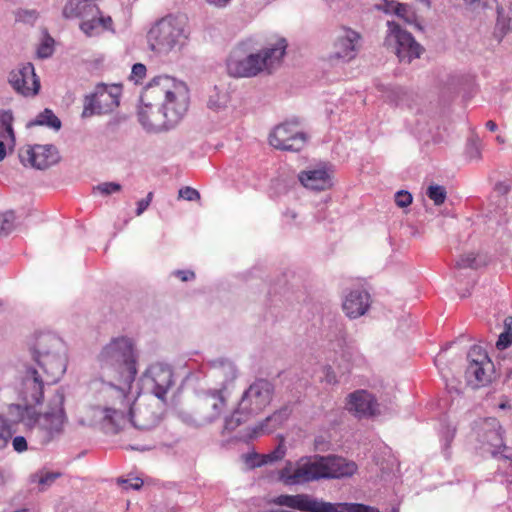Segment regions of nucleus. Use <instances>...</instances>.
Segmentation results:
<instances>
[{
    "label": "nucleus",
    "instance_id": "nucleus-1",
    "mask_svg": "<svg viewBox=\"0 0 512 512\" xmlns=\"http://www.w3.org/2000/svg\"><path fill=\"white\" fill-rule=\"evenodd\" d=\"M141 103L139 115L144 125L153 126L160 113L170 121H176L188 110L189 89L175 78L158 76L144 88Z\"/></svg>",
    "mask_w": 512,
    "mask_h": 512
},
{
    "label": "nucleus",
    "instance_id": "nucleus-2",
    "mask_svg": "<svg viewBox=\"0 0 512 512\" xmlns=\"http://www.w3.org/2000/svg\"><path fill=\"white\" fill-rule=\"evenodd\" d=\"M356 471L355 462L332 455L301 460L296 468L288 465L281 471L280 479L285 484H297L321 478L348 477Z\"/></svg>",
    "mask_w": 512,
    "mask_h": 512
},
{
    "label": "nucleus",
    "instance_id": "nucleus-3",
    "mask_svg": "<svg viewBox=\"0 0 512 512\" xmlns=\"http://www.w3.org/2000/svg\"><path fill=\"white\" fill-rule=\"evenodd\" d=\"M286 46L284 39H278L261 52L250 54L246 58L241 57V50L238 49L228 61V73L233 77H251L269 70L279 64L285 54Z\"/></svg>",
    "mask_w": 512,
    "mask_h": 512
},
{
    "label": "nucleus",
    "instance_id": "nucleus-4",
    "mask_svg": "<svg viewBox=\"0 0 512 512\" xmlns=\"http://www.w3.org/2000/svg\"><path fill=\"white\" fill-rule=\"evenodd\" d=\"M64 15L67 18L81 17V30L89 37L106 31L114 32L112 18L104 16L90 0H70L64 8Z\"/></svg>",
    "mask_w": 512,
    "mask_h": 512
},
{
    "label": "nucleus",
    "instance_id": "nucleus-5",
    "mask_svg": "<svg viewBox=\"0 0 512 512\" xmlns=\"http://www.w3.org/2000/svg\"><path fill=\"white\" fill-rule=\"evenodd\" d=\"M188 39V34L180 21L166 17L156 23L148 33L152 49L167 52L176 47H182Z\"/></svg>",
    "mask_w": 512,
    "mask_h": 512
},
{
    "label": "nucleus",
    "instance_id": "nucleus-6",
    "mask_svg": "<svg viewBox=\"0 0 512 512\" xmlns=\"http://www.w3.org/2000/svg\"><path fill=\"white\" fill-rule=\"evenodd\" d=\"M121 95L122 87L120 85H98L88 99V104L83 114L90 116L95 113L102 114L113 111L119 106Z\"/></svg>",
    "mask_w": 512,
    "mask_h": 512
},
{
    "label": "nucleus",
    "instance_id": "nucleus-7",
    "mask_svg": "<svg viewBox=\"0 0 512 512\" xmlns=\"http://www.w3.org/2000/svg\"><path fill=\"white\" fill-rule=\"evenodd\" d=\"M305 136L299 127L293 123L277 126L269 137L270 144L281 150H300L305 143Z\"/></svg>",
    "mask_w": 512,
    "mask_h": 512
},
{
    "label": "nucleus",
    "instance_id": "nucleus-8",
    "mask_svg": "<svg viewBox=\"0 0 512 512\" xmlns=\"http://www.w3.org/2000/svg\"><path fill=\"white\" fill-rule=\"evenodd\" d=\"M22 162L38 169H45L59 161V152L50 144L26 146L20 152Z\"/></svg>",
    "mask_w": 512,
    "mask_h": 512
},
{
    "label": "nucleus",
    "instance_id": "nucleus-9",
    "mask_svg": "<svg viewBox=\"0 0 512 512\" xmlns=\"http://www.w3.org/2000/svg\"><path fill=\"white\" fill-rule=\"evenodd\" d=\"M276 505L305 512H334L331 503L318 502L306 494L280 495L273 500Z\"/></svg>",
    "mask_w": 512,
    "mask_h": 512
},
{
    "label": "nucleus",
    "instance_id": "nucleus-10",
    "mask_svg": "<svg viewBox=\"0 0 512 512\" xmlns=\"http://www.w3.org/2000/svg\"><path fill=\"white\" fill-rule=\"evenodd\" d=\"M389 28L388 40L392 38L397 43L396 53L401 60L410 61L420 56L422 48L410 33L402 30L395 23H389Z\"/></svg>",
    "mask_w": 512,
    "mask_h": 512
},
{
    "label": "nucleus",
    "instance_id": "nucleus-11",
    "mask_svg": "<svg viewBox=\"0 0 512 512\" xmlns=\"http://www.w3.org/2000/svg\"><path fill=\"white\" fill-rule=\"evenodd\" d=\"M11 85L25 96H34L40 89V82L32 64L27 63L15 69L10 75Z\"/></svg>",
    "mask_w": 512,
    "mask_h": 512
},
{
    "label": "nucleus",
    "instance_id": "nucleus-12",
    "mask_svg": "<svg viewBox=\"0 0 512 512\" xmlns=\"http://www.w3.org/2000/svg\"><path fill=\"white\" fill-rule=\"evenodd\" d=\"M105 354L109 357H113L119 354L123 359V362L127 365L129 373L134 376L136 370V355L134 350L133 341L126 337H120L114 339L106 348Z\"/></svg>",
    "mask_w": 512,
    "mask_h": 512
},
{
    "label": "nucleus",
    "instance_id": "nucleus-13",
    "mask_svg": "<svg viewBox=\"0 0 512 512\" xmlns=\"http://www.w3.org/2000/svg\"><path fill=\"white\" fill-rule=\"evenodd\" d=\"M331 170L322 165L311 168L299 174L301 184L311 190H325L332 186Z\"/></svg>",
    "mask_w": 512,
    "mask_h": 512
},
{
    "label": "nucleus",
    "instance_id": "nucleus-14",
    "mask_svg": "<svg viewBox=\"0 0 512 512\" xmlns=\"http://www.w3.org/2000/svg\"><path fill=\"white\" fill-rule=\"evenodd\" d=\"M360 35L349 29L342 28L333 46L334 56L338 59H352L358 46Z\"/></svg>",
    "mask_w": 512,
    "mask_h": 512
},
{
    "label": "nucleus",
    "instance_id": "nucleus-15",
    "mask_svg": "<svg viewBox=\"0 0 512 512\" xmlns=\"http://www.w3.org/2000/svg\"><path fill=\"white\" fill-rule=\"evenodd\" d=\"M377 403L373 396L364 390L348 396L346 409L358 416H372L376 413Z\"/></svg>",
    "mask_w": 512,
    "mask_h": 512
},
{
    "label": "nucleus",
    "instance_id": "nucleus-16",
    "mask_svg": "<svg viewBox=\"0 0 512 512\" xmlns=\"http://www.w3.org/2000/svg\"><path fill=\"white\" fill-rule=\"evenodd\" d=\"M369 307V295L365 291H351L346 297L343 308L350 318L363 315Z\"/></svg>",
    "mask_w": 512,
    "mask_h": 512
},
{
    "label": "nucleus",
    "instance_id": "nucleus-17",
    "mask_svg": "<svg viewBox=\"0 0 512 512\" xmlns=\"http://www.w3.org/2000/svg\"><path fill=\"white\" fill-rule=\"evenodd\" d=\"M150 374L154 382L160 387H168L172 383L171 369L162 364L151 367Z\"/></svg>",
    "mask_w": 512,
    "mask_h": 512
},
{
    "label": "nucleus",
    "instance_id": "nucleus-18",
    "mask_svg": "<svg viewBox=\"0 0 512 512\" xmlns=\"http://www.w3.org/2000/svg\"><path fill=\"white\" fill-rule=\"evenodd\" d=\"M37 125L59 129L61 126V121L51 110L45 109L43 112L39 113L34 120H32L29 123V126Z\"/></svg>",
    "mask_w": 512,
    "mask_h": 512
},
{
    "label": "nucleus",
    "instance_id": "nucleus-19",
    "mask_svg": "<svg viewBox=\"0 0 512 512\" xmlns=\"http://www.w3.org/2000/svg\"><path fill=\"white\" fill-rule=\"evenodd\" d=\"M12 121L13 116L10 112H3L0 114V123L2 128L0 136L6 140L8 145H14L15 142Z\"/></svg>",
    "mask_w": 512,
    "mask_h": 512
},
{
    "label": "nucleus",
    "instance_id": "nucleus-20",
    "mask_svg": "<svg viewBox=\"0 0 512 512\" xmlns=\"http://www.w3.org/2000/svg\"><path fill=\"white\" fill-rule=\"evenodd\" d=\"M25 385L28 389L33 391L32 396L34 403H40L43 398V384L41 380H39L36 371H33L32 377L25 381Z\"/></svg>",
    "mask_w": 512,
    "mask_h": 512
},
{
    "label": "nucleus",
    "instance_id": "nucleus-21",
    "mask_svg": "<svg viewBox=\"0 0 512 512\" xmlns=\"http://www.w3.org/2000/svg\"><path fill=\"white\" fill-rule=\"evenodd\" d=\"M334 512H377L375 509L362 504H332Z\"/></svg>",
    "mask_w": 512,
    "mask_h": 512
},
{
    "label": "nucleus",
    "instance_id": "nucleus-22",
    "mask_svg": "<svg viewBox=\"0 0 512 512\" xmlns=\"http://www.w3.org/2000/svg\"><path fill=\"white\" fill-rule=\"evenodd\" d=\"M14 227V215L11 212L0 214V235L6 234Z\"/></svg>",
    "mask_w": 512,
    "mask_h": 512
},
{
    "label": "nucleus",
    "instance_id": "nucleus-23",
    "mask_svg": "<svg viewBox=\"0 0 512 512\" xmlns=\"http://www.w3.org/2000/svg\"><path fill=\"white\" fill-rule=\"evenodd\" d=\"M428 196L436 205L442 204L446 198L445 190L440 186H430Z\"/></svg>",
    "mask_w": 512,
    "mask_h": 512
},
{
    "label": "nucleus",
    "instance_id": "nucleus-24",
    "mask_svg": "<svg viewBox=\"0 0 512 512\" xmlns=\"http://www.w3.org/2000/svg\"><path fill=\"white\" fill-rule=\"evenodd\" d=\"M121 190V185L115 182H106L99 184L94 188L95 192H98L102 195H109L112 193L119 192Z\"/></svg>",
    "mask_w": 512,
    "mask_h": 512
},
{
    "label": "nucleus",
    "instance_id": "nucleus-25",
    "mask_svg": "<svg viewBox=\"0 0 512 512\" xmlns=\"http://www.w3.org/2000/svg\"><path fill=\"white\" fill-rule=\"evenodd\" d=\"M395 15L404 19L408 23H412L415 21V14L411 9L402 3H399V9L396 8Z\"/></svg>",
    "mask_w": 512,
    "mask_h": 512
},
{
    "label": "nucleus",
    "instance_id": "nucleus-26",
    "mask_svg": "<svg viewBox=\"0 0 512 512\" xmlns=\"http://www.w3.org/2000/svg\"><path fill=\"white\" fill-rule=\"evenodd\" d=\"M376 8L387 14H395L396 8L399 9V2L394 0H381Z\"/></svg>",
    "mask_w": 512,
    "mask_h": 512
},
{
    "label": "nucleus",
    "instance_id": "nucleus-27",
    "mask_svg": "<svg viewBox=\"0 0 512 512\" xmlns=\"http://www.w3.org/2000/svg\"><path fill=\"white\" fill-rule=\"evenodd\" d=\"M146 67L141 63H137L132 67L131 79L136 83L141 82L146 77Z\"/></svg>",
    "mask_w": 512,
    "mask_h": 512
},
{
    "label": "nucleus",
    "instance_id": "nucleus-28",
    "mask_svg": "<svg viewBox=\"0 0 512 512\" xmlns=\"http://www.w3.org/2000/svg\"><path fill=\"white\" fill-rule=\"evenodd\" d=\"M179 197L187 201H196L200 199V194L191 187H184L179 190Z\"/></svg>",
    "mask_w": 512,
    "mask_h": 512
},
{
    "label": "nucleus",
    "instance_id": "nucleus-29",
    "mask_svg": "<svg viewBox=\"0 0 512 512\" xmlns=\"http://www.w3.org/2000/svg\"><path fill=\"white\" fill-rule=\"evenodd\" d=\"M53 51V40L47 38L43 41V43L39 46L37 50V54L39 57H48L52 54Z\"/></svg>",
    "mask_w": 512,
    "mask_h": 512
},
{
    "label": "nucleus",
    "instance_id": "nucleus-30",
    "mask_svg": "<svg viewBox=\"0 0 512 512\" xmlns=\"http://www.w3.org/2000/svg\"><path fill=\"white\" fill-rule=\"evenodd\" d=\"M395 201L399 207H407L412 202V196L406 191H400L396 194Z\"/></svg>",
    "mask_w": 512,
    "mask_h": 512
},
{
    "label": "nucleus",
    "instance_id": "nucleus-31",
    "mask_svg": "<svg viewBox=\"0 0 512 512\" xmlns=\"http://www.w3.org/2000/svg\"><path fill=\"white\" fill-rule=\"evenodd\" d=\"M512 342V333L510 332H504L501 333L499 336V339L496 343V346L498 349H505L507 348Z\"/></svg>",
    "mask_w": 512,
    "mask_h": 512
},
{
    "label": "nucleus",
    "instance_id": "nucleus-32",
    "mask_svg": "<svg viewBox=\"0 0 512 512\" xmlns=\"http://www.w3.org/2000/svg\"><path fill=\"white\" fill-rule=\"evenodd\" d=\"M106 418H108L110 420V422L115 425H120V424L124 423L126 420L125 416L122 413H119L114 410L113 411L108 410Z\"/></svg>",
    "mask_w": 512,
    "mask_h": 512
},
{
    "label": "nucleus",
    "instance_id": "nucleus-33",
    "mask_svg": "<svg viewBox=\"0 0 512 512\" xmlns=\"http://www.w3.org/2000/svg\"><path fill=\"white\" fill-rule=\"evenodd\" d=\"M285 455V448L283 445H279L278 448L271 454L266 455L265 462H272L283 458Z\"/></svg>",
    "mask_w": 512,
    "mask_h": 512
},
{
    "label": "nucleus",
    "instance_id": "nucleus-34",
    "mask_svg": "<svg viewBox=\"0 0 512 512\" xmlns=\"http://www.w3.org/2000/svg\"><path fill=\"white\" fill-rule=\"evenodd\" d=\"M152 196V193H149L145 199H142L137 203V215H141L148 208L152 200Z\"/></svg>",
    "mask_w": 512,
    "mask_h": 512
},
{
    "label": "nucleus",
    "instance_id": "nucleus-35",
    "mask_svg": "<svg viewBox=\"0 0 512 512\" xmlns=\"http://www.w3.org/2000/svg\"><path fill=\"white\" fill-rule=\"evenodd\" d=\"M13 447L17 452H23L27 449V442L24 437L18 436L13 440Z\"/></svg>",
    "mask_w": 512,
    "mask_h": 512
},
{
    "label": "nucleus",
    "instance_id": "nucleus-36",
    "mask_svg": "<svg viewBox=\"0 0 512 512\" xmlns=\"http://www.w3.org/2000/svg\"><path fill=\"white\" fill-rule=\"evenodd\" d=\"M124 488L125 489H139L143 485V480L141 478H133L131 480L124 481Z\"/></svg>",
    "mask_w": 512,
    "mask_h": 512
},
{
    "label": "nucleus",
    "instance_id": "nucleus-37",
    "mask_svg": "<svg viewBox=\"0 0 512 512\" xmlns=\"http://www.w3.org/2000/svg\"><path fill=\"white\" fill-rule=\"evenodd\" d=\"M12 145H8L6 140L2 138L0 140V161L3 160L6 156V148L11 147Z\"/></svg>",
    "mask_w": 512,
    "mask_h": 512
},
{
    "label": "nucleus",
    "instance_id": "nucleus-38",
    "mask_svg": "<svg viewBox=\"0 0 512 512\" xmlns=\"http://www.w3.org/2000/svg\"><path fill=\"white\" fill-rule=\"evenodd\" d=\"M177 276L182 280V281H188L190 279H192L194 277V274L192 272H178L177 273Z\"/></svg>",
    "mask_w": 512,
    "mask_h": 512
},
{
    "label": "nucleus",
    "instance_id": "nucleus-39",
    "mask_svg": "<svg viewBox=\"0 0 512 512\" xmlns=\"http://www.w3.org/2000/svg\"><path fill=\"white\" fill-rule=\"evenodd\" d=\"M470 368L473 370V373L475 374L476 378L478 380H481V374H483V370L477 364L471 365Z\"/></svg>",
    "mask_w": 512,
    "mask_h": 512
},
{
    "label": "nucleus",
    "instance_id": "nucleus-40",
    "mask_svg": "<svg viewBox=\"0 0 512 512\" xmlns=\"http://www.w3.org/2000/svg\"><path fill=\"white\" fill-rule=\"evenodd\" d=\"M210 4H213L215 6H224L226 5L230 0H207Z\"/></svg>",
    "mask_w": 512,
    "mask_h": 512
},
{
    "label": "nucleus",
    "instance_id": "nucleus-41",
    "mask_svg": "<svg viewBox=\"0 0 512 512\" xmlns=\"http://www.w3.org/2000/svg\"><path fill=\"white\" fill-rule=\"evenodd\" d=\"M486 126H487V128H488L489 130H491V131H495V130H496V124H495V122H493V121H488V122L486 123Z\"/></svg>",
    "mask_w": 512,
    "mask_h": 512
},
{
    "label": "nucleus",
    "instance_id": "nucleus-42",
    "mask_svg": "<svg viewBox=\"0 0 512 512\" xmlns=\"http://www.w3.org/2000/svg\"><path fill=\"white\" fill-rule=\"evenodd\" d=\"M57 475L55 474H50V475H47L45 479H41V482H45V481H52L56 478Z\"/></svg>",
    "mask_w": 512,
    "mask_h": 512
}]
</instances>
